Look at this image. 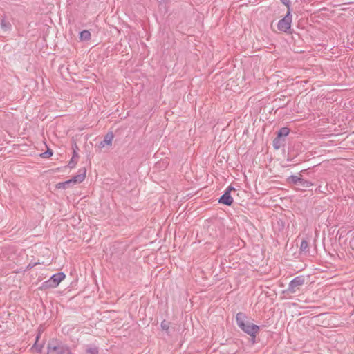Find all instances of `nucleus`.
Returning <instances> with one entry per match:
<instances>
[{
  "instance_id": "f257e3e1",
  "label": "nucleus",
  "mask_w": 354,
  "mask_h": 354,
  "mask_svg": "<svg viewBox=\"0 0 354 354\" xmlns=\"http://www.w3.org/2000/svg\"><path fill=\"white\" fill-rule=\"evenodd\" d=\"M236 322L237 326L246 334L250 335L253 339L256 338L257 335L259 332V326L250 323L248 321L247 315L241 312H239L236 315Z\"/></svg>"
},
{
  "instance_id": "f03ea898",
  "label": "nucleus",
  "mask_w": 354,
  "mask_h": 354,
  "mask_svg": "<svg viewBox=\"0 0 354 354\" xmlns=\"http://www.w3.org/2000/svg\"><path fill=\"white\" fill-rule=\"evenodd\" d=\"M66 277V274L62 272H57L53 274L50 279L42 283L41 288L44 289L54 288L58 286L59 283Z\"/></svg>"
},
{
  "instance_id": "7ed1b4c3",
  "label": "nucleus",
  "mask_w": 354,
  "mask_h": 354,
  "mask_svg": "<svg viewBox=\"0 0 354 354\" xmlns=\"http://www.w3.org/2000/svg\"><path fill=\"white\" fill-rule=\"evenodd\" d=\"M47 354H72L71 349L68 346L57 343L51 342L48 345Z\"/></svg>"
},
{
  "instance_id": "20e7f679",
  "label": "nucleus",
  "mask_w": 354,
  "mask_h": 354,
  "mask_svg": "<svg viewBox=\"0 0 354 354\" xmlns=\"http://www.w3.org/2000/svg\"><path fill=\"white\" fill-rule=\"evenodd\" d=\"M305 283V277L303 275H299L295 277L288 284V287L284 292L289 294H295L297 291H299L301 287Z\"/></svg>"
},
{
  "instance_id": "39448f33",
  "label": "nucleus",
  "mask_w": 354,
  "mask_h": 354,
  "mask_svg": "<svg viewBox=\"0 0 354 354\" xmlns=\"http://www.w3.org/2000/svg\"><path fill=\"white\" fill-rule=\"evenodd\" d=\"M292 16L290 11H287L286 16L280 19L277 24V28L282 32H288L291 27Z\"/></svg>"
},
{
  "instance_id": "423d86ee",
  "label": "nucleus",
  "mask_w": 354,
  "mask_h": 354,
  "mask_svg": "<svg viewBox=\"0 0 354 354\" xmlns=\"http://www.w3.org/2000/svg\"><path fill=\"white\" fill-rule=\"evenodd\" d=\"M86 170L85 168H81L78 171V174L74 176L71 180L73 185L82 183L86 177Z\"/></svg>"
},
{
  "instance_id": "0eeeda50",
  "label": "nucleus",
  "mask_w": 354,
  "mask_h": 354,
  "mask_svg": "<svg viewBox=\"0 0 354 354\" xmlns=\"http://www.w3.org/2000/svg\"><path fill=\"white\" fill-rule=\"evenodd\" d=\"M234 202V199L228 191H225L223 194L219 198L218 203L227 206H230Z\"/></svg>"
},
{
  "instance_id": "6e6552de",
  "label": "nucleus",
  "mask_w": 354,
  "mask_h": 354,
  "mask_svg": "<svg viewBox=\"0 0 354 354\" xmlns=\"http://www.w3.org/2000/svg\"><path fill=\"white\" fill-rule=\"evenodd\" d=\"M114 135L113 132L110 131L107 133L104 137L102 141L100 143V147H104L105 145H111L112 144V141L113 140Z\"/></svg>"
},
{
  "instance_id": "1a4fd4ad",
  "label": "nucleus",
  "mask_w": 354,
  "mask_h": 354,
  "mask_svg": "<svg viewBox=\"0 0 354 354\" xmlns=\"http://www.w3.org/2000/svg\"><path fill=\"white\" fill-rule=\"evenodd\" d=\"M161 329L165 331L168 336L171 335V329L170 328V323L168 321L163 320L160 324Z\"/></svg>"
},
{
  "instance_id": "9d476101",
  "label": "nucleus",
  "mask_w": 354,
  "mask_h": 354,
  "mask_svg": "<svg viewBox=\"0 0 354 354\" xmlns=\"http://www.w3.org/2000/svg\"><path fill=\"white\" fill-rule=\"evenodd\" d=\"M290 129L288 127H282L277 132V137L284 140V138L289 134Z\"/></svg>"
},
{
  "instance_id": "9b49d317",
  "label": "nucleus",
  "mask_w": 354,
  "mask_h": 354,
  "mask_svg": "<svg viewBox=\"0 0 354 354\" xmlns=\"http://www.w3.org/2000/svg\"><path fill=\"white\" fill-rule=\"evenodd\" d=\"M91 37V32L87 30H84L80 33V39L81 41H88Z\"/></svg>"
},
{
  "instance_id": "f8f14e48",
  "label": "nucleus",
  "mask_w": 354,
  "mask_h": 354,
  "mask_svg": "<svg viewBox=\"0 0 354 354\" xmlns=\"http://www.w3.org/2000/svg\"><path fill=\"white\" fill-rule=\"evenodd\" d=\"M288 182L290 184H293L295 185H299V182L301 181V177L295 175H291L287 179Z\"/></svg>"
},
{
  "instance_id": "ddd939ff",
  "label": "nucleus",
  "mask_w": 354,
  "mask_h": 354,
  "mask_svg": "<svg viewBox=\"0 0 354 354\" xmlns=\"http://www.w3.org/2000/svg\"><path fill=\"white\" fill-rule=\"evenodd\" d=\"M40 337V333H39L36 337L35 342L34 345L32 347V349L35 350L37 353H41L42 351L43 345L42 344H38V340Z\"/></svg>"
},
{
  "instance_id": "4468645a",
  "label": "nucleus",
  "mask_w": 354,
  "mask_h": 354,
  "mask_svg": "<svg viewBox=\"0 0 354 354\" xmlns=\"http://www.w3.org/2000/svg\"><path fill=\"white\" fill-rule=\"evenodd\" d=\"M299 251L301 253H308L309 252L308 243L306 240H303L301 242Z\"/></svg>"
},
{
  "instance_id": "2eb2a0df",
  "label": "nucleus",
  "mask_w": 354,
  "mask_h": 354,
  "mask_svg": "<svg viewBox=\"0 0 354 354\" xmlns=\"http://www.w3.org/2000/svg\"><path fill=\"white\" fill-rule=\"evenodd\" d=\"M0 25L1 28L5 31L10 30L12 27L11 24L9 21H6L5 19H3L1 21Z\"/></svg>"
},
{
  "instance_id": "dca6fc26",
  "label": "nucleus",
  "mask_w": 354,
  "mask_h": 354,
  "mask_svg": "<svg viewBox=\"0 0 354 354\" xmlns=\"http://www.w3.org/2000/svg\"><path fill=\"white\" fill-rule=\"evenodd\" d=\"M284 140L281 139L279 137H276L273 140V147L276 149H279L283 144Z\"/></svg>"
},
{
  "instance_id": "f3484780",
  "label": "nucleus",
  "mask_w": 354,
  "mask_h": 354,
  "mask_svg": "<svg viewBox=\"0 0 354 354\" xmlns=\"http://www.w3.org/2000/svg\"><path fill=\"white\" fill-rule=\"evenodd\" d=\"M86 351L88 354H99V349L95 346H88Z\"/></svg>"
},
{
  "instance_id": "a211bd4d",
  "label": "nucleus",
  "mask_w": 354,
  "mask_h": 354,
  "mask_svg": "<svg viewBox=\"0 0 354 354\" xmlns=\"http://www.w3.org/2000/svg\"><path fill=\"white\" fill-rule=\"evenodd\" d=\"M312 185H313V183L310 181L306 180L301 177V181L299 182V186L307 188V187H310Z\"/></svg>"
},
{
  "instance_id": "6ab92c4d",
  "label": "nucleus",
  "mask_w": 354,
  "mask_h": 354,
  "mask_svg": "<svg viewBox=\"0 0 354 354\" xmlns=\"http://www.w3.org/2000/svg\"><path fill=\"white\" fill-rule=\"evenodd\" d=\"M72 184L71 180H66L65 182L59 183L57 185V187L58 189H67Z\"/></svg>"
},
{
  "instance_id": "aec40b11",
  "label": "nucleus",
  "mask_w": 354,
  "mask_h": 354,
  "mask_svg": "<svg viewBox=\"0 0 354 354\" xmlns=\"http://www.w3.org/2000/svg\"><path fill=\"white\" fill-rule=\"evenodd\" d=\"M53 156V151L50 149H48L46 151L42 153L41 156L43 158H47Z\"/></svg>"
},
{
  "instance_id": "412c9836",
  "label": "nucleus",
  "mask_w": 354,
  "mask_h": 354,
  "mask_svg": "<svg viewBox=\"0 0 354 354\" xmlns=\"http://www.w3.org/2000/svg\"><path fill=\"white\" fill-rule=\"evenodd\" d=\"M281 1L282 2V3L283 5H285L287 7V9H288L287 11H290L291 12V9H290L291 1L290 0H281Z\"/></svg>"
},
{
  "instance_id": "4be33fe9",
  "label": "nucleus",
  "mask_w": 354,
  "mask_h": 354,
  "mask_svg": "<svg viewBox=\"0 0 354 354\" xmlns=\"http://www.w3.org/2000/svg\"><path fill=\"white\" fill-rule=\"evenodd\" d=\"M73 154L72 158H78L79 155H78V153L77 151L78 150V147H77V145H75V146L73 147Z\"/></svg>"
},
{
  "instance_id": "5701e85b",
  "label": "nucleus",
  "mask_w": 354,
  "mask_h": 354,
  "mask_svg": "<svg viewBox=\"0 0 354 354\" xmlns=\"http://www.w3.org/2000/svg\"><path fill=\"white\" fill-rule=\"evenodd\" d=\"M39 263V262H32V261L28 263V265L27 266L26 270H29L33 268L35 266H37Z\"/></svg>"
},
{
  "instance_id": "b1692460",
  "label": "nucleus",
  "mask_w": 354,
  "mask_h": 354,
  "mask_svg": "<svg viewBox=\"0 0 354 354\" xmlns=\"http://www.w3.org/2000/svg\"><path fill=\"white\" fill-rule=\"evenodd\" d=\"M76 165V162L74 161V158H71L68 162V167L70 168H73Z\"/></svg>"
},
{
  "instance_id": "393cba45",
  "label": "nucleus",
  "mask_w": 354,
  "mask_h": 354,
  "mask_svg": "<svg viewBox=\"0 0 354 354\" xmlns=\"http://www.w3.org/2000/svg\"><path fill=\"white\" fill-rule=\"evenodd\" d=\"M232 190H234V188L233 187H232V186H229V187L225 189V191H228V193H230V192H231Z\"/></svg>"
},
{
  "instance_id": "a878e982",
  "label": "nucleus",
  "mask_w": 354,
  "mask_h": 354,
  "mask_svg": "<svg viewBox=\"0 0 354 354\" xmlns=\"http://www.w3.org/2000/svg\"><path fill=\"white\" fill-rule=\"evenodd\" d=\"M252 342L254 344V343L255 342V339H253V338L252 337Z\"/></svg>"
}]
</instances>
